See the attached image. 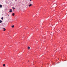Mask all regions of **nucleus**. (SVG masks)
<instances>
[{
    "instance_id": "2",
    "label": "nucleus",
    "mask_w": 67,
    "mask_h": 67,
    "mask_svg": "<svg viewBox=\"0 0 67 67\" xmlns=\"http://www.w3.org/2000/svg\"><path fill=\"white\" fill-rule=\"evenodd\" d=\"M12 9H13V10H15V8H14L13 7H12Z\"/></svg>"
},
{
    "instance_id": "14",
    "label": "nucleus",
    "mask_w": 67,
    "mask_h": 67,
    "mask_svg": "<svg viewBox=\"0 0 67 67\" xmlns=\"http://www.w3.org/2000/svg\"><path fill=\"white\" fill-rule=\"evenodd\" d=\"M30 1H31V0H30Z\"/></svg>"
},
{
    "instance_id": "5",
    "label": "nucleus",
    "mask_w": 67,
    "mask_h": 67,
    "mask_svg": "<svg viewBox=\"0 0 67 67\" xmlns=\"http://www.w3.org/2000/svg\"><path fill=\"white\" fill-rule=\"evenodd\" d=\"M28 49H30V47H28Z\"/></svg>"
},
{
    "instance_id": "11",
    "label": "nucleus",
    "mask_w": 67,
    "mask_h": 67,
    "mask_svg": "<svg viewBox=\"0 0 67 67\" xmlns=\"http://www.w3.org/2000/svg\"><path fill=\"white\" fill-rule=\"evenodd\" d=\"M5 66V64H3V66L4 67V66Z\"/></svg>"
},
{
    "instance_id": "12",
    "label": "nucleus",
    "mask_w": 67,
    "mask_h": 67,
    "mask_svg": "<svg viewBox=\"0 0 67 67\" xmlns=\"http://www.w3.org/2000/svg\"><path fill=\"white\" fill-rule=\"evenodd\" d=\"M8 16H9V15H8Z\"/></svg>"
},
{
    "instance_id": "1",
    "label": "nucleus",
    "mask_w": 67,
    "mask_h": 67,
    "mask_svg": "<svg viewBox=\"0 0 67 67\" xmlns=\"http://www.w3.org/2000/svg\"><path fill=\"white\" fill-rule=\"evenodd\" d=\"M9 12H10V13L12 12V9H10V10H9Z\"/></svg>"
},
{
    "instance_id": "3",
    "label": "nucleus",
    "mask_w": 67,
    "mask_h": 67,
    "mask_svg": "<svg viewBox=\"0 0 67 67\" xmlns=\"http://www.w3.org/2000/svg\"><path fill=\"white\" fill-rule=\"evenodd\" d=\"M3 29H4L3 31H5L6 30V29L4 28H3Z\"/></svg>"
},
{
    "instance_id": "10",
    "label": "nucleus",
    "mask_w": 67,
    "mask_h": 67,
    "mask_svg": "<svg viewBox=\"0 0 67 67\" xmlns=\"http://www.w3.org/2000/svg\"><path fill=\"white\" fill-rule=\"evenodd\" d=\"M12 28H13L14 27V25H13L12 26Z\"/></svg>"
},
{
    "instance_id": "9",
    "label": "nucleus",
    "mask_w": 67,
    "mask_h": 67,
    "mask_svg": "<svg viewBox=\"0 0 67 67\" xmlns=\"http://www.w3.org/2000/svg\"><path fill=\"white\" fill-rule=\"evenodd\" d=\"M1 19L2 20H3V17H2Z\"/></svg>"
},
{
    "instance_id": "13",
    "label": "nucleus",
    "mask_w": 67,
    "mask_h": 67,
    "mask_svg": "<svg viewBox=\"0 0 67 67\" xmlns=\"http://www.w3.org/2000/svg\"><path fill=\"white\" fill-rule=\"evenodd\" d=\"M28 62H30V61H28Z\"/></svg>"
},
{
    "instance_id": "4",
    "label": "nucleus",
    "mask_w": 67,
    "mask_h": 67,
    "mask_svg": "<svg viewBox=\"0 0 67 67\" xmlns=\"http://www.w3.org/2000/svg\"><path fill=\"white\" fill-rule=\"evenodd\" d=\"M14 15H15V14L14 13H13L12 14V15L13 16H14Z\"/></svg>"
},
{
    "instance_id": "6",
    "label": "nucleus",
    "mask_w": 67,
    "mask_h": 67,
    "mask_svg": "<svg viewBox=\"0 0 67 67\" xmlns=\"http://www.w3.org/2000/svg\"><path fill=\"white\" fill-rule=\"evenodd\" d=\"M31 6H32V4H30L29 5V6L30 7H31Z\"/></svg>"
},
{
    "instance_id": "8",
    "label": "nucleus",
    "mask_w": 67,
    "mask_h": 67,
    "mask_svg": "<svg viewBox=\"0 0 67 67\" xmlns=\"http://www.w3.org/2000/svg\"><path fill=\"white\" fill-rule=\"evenodd\" d=\"M2 23V21L1 20H0V23Z\"/></svg>"
},
{
    "instance_id": "7",
    "label": "nucleus",
    "mask_w": 67,
    "mask_h": 67,
    "mask_svg": "<svg viewBox=\"0 0 67 67\" xmlns=\"http://www.w3.org/2000/svg\"><path fill=\"white\" fill-rule=\"evenodd\" d=\"M2 5H0V8H2Z\"/></svg>"
}]
</instances>
